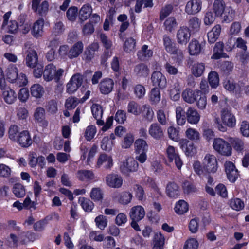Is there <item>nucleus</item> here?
<instances>
[{"label": "nucleus", "mask_w": 249, "mask_h": 249, "mask_svg": "<svg viewBox=\"0 0 249 249\" xmlns=\"http://www.w3.org/2000/svg\"><path fill=\"white\" fill-rule=\"evenodd\" d=\"M16 141L22 147H27L29 146L32 143V139L31 136L28 131L24 130L18 135V137Z\"/></svg>", "instance_id": "21"}, {"label": "nucleus", "mask_w": 249, "mask_h": 249, "mask_svg": "<svg viewBox=\"0 0 249 249\" xmlns=\"http://www.w3.org/2000/svg\"><path fill=\"white\" fill-rule=\"evenodd\" d=\"M163 40L165 49L167 52L171 54L177 55L180 60L183 58V52L176 46V44L169 36H164Z\"/></svg>", "instance_id": "4"}, {"label": "nucleus", "mask_w": 249, "mask_h": 249, "mask_svg": "<svg viewBox=\"0 0 249 249\" xmlns=\"http://www.w3.org/2000/svg\"><path fill=\"white\" fill-rule=\"evenodd\" d=\"M200 0H190L185 6V11L188 15H195L201 9Z\"/></svg>", "instance_id": "15"}, {"label": "nucleus", "mask_w": 249, "mask_h": 249, "mask_svg": "<svg viewBox=\"0 0 249 249\" xmlns=\"http://www.w3.org/2000/svg\"><path fill=\"white\" fill-rule=\"evenodd\" d=\"M106 184L111 188H119L123 184L122 178L115 174H110L106 177Z\"/></svg>", "instance_id": "14"}, {"label": "nucleus", "mask_w": 249, "mask_h": 249, "mask_svg": "<svg viewBox=\"0 0 249 249\" xmlns=\"http://www.w3.org/2000/svg\"><path fill=\"white\" fill-rule=\"evenodd\" d=\"M191 35V31L188 27L185 26L180 27L176 33L178 43L186 45L190 40Z\"/></svg>", "instance_id": "6"}, {"label": "nucleus", "mask_w": 249, "mask_h": 249, "mask_svg": "<svg viewBox=\"0 0 249 249\" xmlns=\"http://www.w3.org/2000/svg\"><path fill=\"white\" fill-rule=\"evenodd\" d=\"M213 146L214 149L221 155L230 156L231 155V146L227 142L221 138L214 139Z\"/></svg>", "instance_id": "3"}, {"label": "nucleus", "mask_w": 249, "mask_h": 249, "mask_svg": "<svg viewBox=\"0 0 249 249\" xmlns=\"http://www.w3.org/2000/svg\"><path fill=\"white\" fill-rule=\"evenodd\" d=\"M166 193L170 197H177L179 193L177 184L174 182L168 183L166 187Z\"/></svg>", "instance_id": "38"}, {"label": "nucleus", "mask_w": 249, "mask_h": 249, "mask_svg": "<svg viewBox=\"0 0 249 249\" xmlns=\"http://www.w3.org/2000/svg\"><path fill=\"white\" fill-rule=\"evenodd\" d=\"M201 46L199 42L196 39H193L189 43V50L190 54L192 55H197L200 53Z\"/></svg>", "instance_id": "44"}, {"label": "nucleus", "mask_w": 249, "mask_h": 249, "mask_svg": "<svg viewBox=\"0 0 249 249\" xmlns=\"http://www.w3.org/2000/svg\"><path fill=\"white\" fill-rule=\"evenodd\" d=\"M136 41L132 37L127 38L124 42V49L125 52H130L133 51L135 47Z\"/></svg>", "instance_id": "61"}, {"label": "nucleus", "mask_w": 249, "mask_h": 249, "mask_svg": "<svg viewBox=\"0 0 249 249\" xmlns=\"http://www.w3.org/2000/svg\"><path fill=\"white\" fill-rule=\"evenodd\" d=\"M185 136L189 140L197 141L200 139V134L198 131L193 128L189 127L185 132Z\"/></svg>", "instance_id": "49"}, {"label": "nucleus", "mask_w": 249, "mask_h": 249, "mask_svg": "<svg viewBox=\"0 0 249 249\" xmlns=\"http://www.w3.org/2000/svg\"><path fill=\"white\" fill-rule=\"evenodd\" d=\"M165 238L160 232L155 234L153 239V249H163Z\"/></svg>", "instance_id": "34"}, {"label": "nucleus", "mask_w": 249, "mask_h": 249, "mask_svg": "<svg viewBox=\"0 0 249 249\" xmlns=\"http://www.w3.org/2000/svg\"><path fill=\"white\" fill-rule=\"evenodd\" d=\"M148 133L155 140H160L163 136V129L157 123H153L150 125Z\"/></svg>", "instance_id": "19"}, {"label": "nucleus", "mask_w": 249, "mask_h": 249, "mask_svg": "<svg viewBox=\"0 0 249 249\" xmlns=\"http://www.w3.org/2000/svg\"><path fill=\"white\" fill-rule=\"evenodd\" d=\"M5 76L9 82L16 83L18 87L25 86L28 83L26 75L21 73L18 75V69L13 65H10L7 68L5 71Z\"/></svg>", "instance_id": "2"}, {"label": "nucleus", "mask_w": 249, "mask_h": 249, "mask_svg": "<svg viewBox=\"0 0 249 249\" xmlns=\"http://www.w3.org/2000/svg\"><path fill=\"white\" fill-rule=\"evenodd\" d=\"M13 192L17 197H23L25 195V190L24 186L20 184H15L13 188Z\"/></svg>", "instance_id": "54"}, {"label": "nucleus", "mask_w": 249, "mask_h": 249, "mask_svg": "<svg viewBox=\"0 0 249 249\" xmlns=\"http://www.w3.org/2000/svg\"><path fill=\"white\" fill-rule=\"evenodd\" d=\"M114 84V82L111 79L106 78L103 79L99 84L101 92L104 94L109 93L113 89Z\"/></svg>", "instance_id": "23"}, {"label": "nucleus", "mask_w": 249, "mask_h": 249, "mask_svg": "<svg viewBox=\"0 0 249 249\" xmlns=\"http://www.w3.org/2000/svg\"><path fill=\"white\" fill-rule=\"evenodd\" d=\"M55 72V66L53 64L51 63L47 65L43 73L44 80L47 82L52 80L54 78Z\"/></svg>", "instance_id": "29"}, {"label": "nucleus", "mask_w": 249, "mask_h": 249, "mask_svg": "<svg viewBox=\"0 0 249 249\" xmlns=\"http://www.w3.org/2000/svg\"><path fill=\"white\" fill-rule=\"evenodd\" d=\"M46 108L47 112L52 114L56 113L58 110L57 102L54 100L49 101L46 106Z\"/></svg>", "instance_id": "64"}, {"label": "nucleus", "mask_w": 249, "mask_h": 249, "mask_svg": "<svg viewBox=\"0 0 249 249\" xmlns=\"http://www.w3.org/2000/svg\"><path fill=\"white\" fill-rule=\"evenodd\" d=\"M83 47V44L81 41L75 43L69 51V58L72 59L77 57L82 53Z\"/></svg>", "instance_id": "25"}, {"label": "nucleus", "mask_w": 249, "mask_h": 249, "mask_svg": "<svg viewBox=\"0 0 249 249\" xmlns=\"http://www.w3.org/2000/svg\"><path fill=\"white\" fill-rule=\"evenodd\" d=\"M113 165L112 157L108 155L103 153L98 158L96 166L98 168L103 167L106 169H110Z\"/></svg>", "instance_id": "17"}, {"label": "nucleus", "mask_w": 249, "mask_h": 249, "mask_svg": "<svg viewBox=\"0 0 249 249\" xmlns=\"http://www.w3.org/2000/svg\"><path fill=\"white\" fill-rule=\"evenodd\" d=\"M113 145V141L110 140L108 137H104L101 142V147L102 150L109 151L111 150Z\"/></svg>", "instance_id": "62"}, {"label": "nucleus", "mask_w": 249, "mask_h": 249, "mask_svg": "<svg viewBox=\"0 0 249 249\" xmlns=\"http://www.w3.org/2000/svg\"><path fill=\"white\" fill-rule=\"evenodd\" d=\"M150 79L153 86L155 87L163 89L166 87V78L160 71H154L151 74Z\"/></svg>", "instance_id": "9"}, {"label": "nucleus", "mask_w": 249, "mask_h": 249, "mask_svg": "<svg viewBox=\"0 0 249 249\" xmlns=\"http://www.w3.org/2000/svg\"><path fill=\"white\" fill-rule=\"evenodd\" d=\"M34 116L35 119L39 123H42V124L47 126L48 123L44 120L45 119V109L41 107L36 108L34 112Z\"/></svg>", "instance_id": "40"}, {"label": "nucleus", "mask_w": 249, "mask_h": 249, "mask_svg": "<svg viewBox=\"0 0 249 249\" xmlns=\"http://www.w3.org/2000/svg\"><path fill=\"white\" fill-rule=\"evenodd\" d=\"M153 55V51L148 49V46L144 45L142 46L141 50L138 52L137 56L138 58L144 61L148 59Z\"/></svg>", "instance_id": "36"}, {"label": "nucleus", "mask_w": 249, "mask_h": 249, "mask_svg": "<svg viewBox=\"0 0 249 249\" xmlns=\"http://www.w3.org/2000/svg\"><path fill=\"white\" fill-rule=\"evenodd\" d=\"M200 25L201 21L197 17H192L188 20V28L193 32H197L200 29Z\"/></svg>", "instance_id": "51"}, {"label": "nucleus", "mask_w": 249, "mask_h": 249, "mask_svg": "<svg viewBox=\"0 0 249 249\" xmlns=\"http://www.w3.org/2000/svg\"><path fill=\"white\" fill-rule=\"evenodd\" d=\"M90 197L96 201H100L103 199V193L99 188H93L90 192Z\"/></svg>", "instance_id": "63"}, {"label": "nucleus", "mask_w": 249, "mask_h": 249, "mask_svg": "<svg viewBox=\"0 0 249 249\" xmlns=\"http://www.w3.org/2000/svg\"><path fill=\"white\" fill-rule=\"evenodd\" d=\"M179 144L186 156H192L196 153V149L192 142L186 139H182L179 141Z\"/></svg>", "instance_id": "12"}, {"label": "nucleus", "mask_w": 249, "mask_h": 249, "mask_svg": "<svg viewBox=\"0 0 249 249\" xmlns=\"http://www.w3.org/2000/svg\"><path fill=\"white\" fill-rule=\"evenodd\" d=\"M112 198L117 200L120 203L126 205L129 203L132 198V194L127 192H123L121 193L115 191L112 194Z\"/></svg>", "instance_id": "16"}, {"label": "nucleus", "mask_w": 249, "mask_h": 249, "mask_svg": "<svg viewBox=\"0 0 249 249\" xmlns=\"http://www.w3.org/2000/svg\"><path fill=\"white\" fill-rule=\"evenodd\" d=\"M224 166L228 178L231 182H234L239 175L235 165L232 162L227 161L225 162Z\"/></svg>", "instance_id": "13"}, {"label": "nucleus", "mask_w": 249, "mask_h": 249, "mask_svg": "<svg viewBox=\"0 0 249 249\" xmlns=\"http://www.w3.org/2000/svg\"><path fill=\"white\" fill-rule=\"evenodd\" d=\"M2 94L4 101L8 104L14 103L17 99L15 92L10 88H7L4 90Z\"/></svg>", "instance_id": "32"}, {"label": "nucleus", "mask_w": 249, "mask_h": 249, "mask_svg": "<svg viewBox=\"0 0 249 249\" xmlns=\"http://www.w3.org/2000/svg\"><path fill=\"white\" fill-rule=\"evenodd\" d=\"M138 168L137 161L133 158L129 157L125 161H123L120 165V168L121 172L127 174L130 172L136 171Z\"/></svg>", "instance_id": "8"}, {"label": "nucleus", "mask_w": 249, "mask_h": 249, "mask_svg": "<svg viewBox=\"0 0 249 249\" xmlns=\"http://www.w3.org/2000/svg\"><path fill=\"white\" fill-rule=\"evenodd\" d=\"M178 23L174 17H170L167 18L164 22V27L166 31L172 32L177 26Z\"/></svg>", "instance_id": "47"}, {"label": "nucleus", "mask_w": 249, "mask_h": 249, "mask_svg": "<svg viewBox=\"0 0 249 249\" xmlns=\"http://www.w3.org/2000/svg\"><path fill=\"white\" fill-rule=\"evenodd\" d=\"M221 30L220 25H216L207 34L208 41L210 43H213L218 39Z\"/></svg>", "instance_id": "28"}, {"label": "nucleus", "mask_w": 249, "mask_h": 249, "mask_svg": "<svg viewBox=\"0 0 249 249\" xmlns=\"http://www.w3.org/2000/svg\"><path fill=\"white\" fill-rule=\"evenodd\" d=\"M97 132L95 125H90L88 126L85 130L84 136L87 141H90L95 136Z\"/></svg>", "instance_id": "56"}, {"label": "nucleus", "mask_w": 249, "mask_h": 249, "mask_svg": "<svg viewBox=\"0 0 249 249\" xmlns=\"http://www.w3.org/2000/svg\"><path fill=\"white\" fill-rule=\"evenodd\" d=\"M134 73L139 77H145L149 74V69L146 64L140 63L134 67Z\"/></svg>", "instance_id": "26"}, {"label": "nucleus", "mask_w": 249, "mask_h": 249, "mask_svg": "<svg viewBox=\"0 0 249 249\" xmlns=\"http://www.w3.org/2000/svg\"><path fill=\"white\" fill-rule=\"evenodd\" d=\"M205 69V66L203 63H195L191 68V73L195 77H199L203 74Z\"/></svg>", "instance_id": "33"}, {"label": "nucleus", "mask_w": 249, "mask_h": 249, "mask_svg": "<svg viewBox=\"0 0 249 249\" xmlns=\"http://www.w3.org/2000/svg\"><path fill=\"white\" fill-rule=\"evenodd\" d=\"M76 177L81 181L93 180L95 178L94 174L91 170H81L78 171Z\"/></svg>", "instance_id": "31"}, {"label": "nucleus", "mask_w": 249, "mask_h": 249, "mask_svg": "<svg viewBox=\"0 0 249 249\" xmlns=\"http://www.w3.org/2000/svg\"><path fill=\"white\" fill-rule=\"evenodd\" d=\"M160 89L157 87H154L151 90L149 94L150 101L152 104H157L160 100Z\"/></svg>", "instance_id": "52"}, {"label": "nucleus", "mask_w": 249, "mask_h": 249, "mask_svg": "<svg viewBox=\"0 0 249 249\" xmlns=\"http://www.w3.org/2000/svg\"><path fill=\"white\" fill-rule=\"evenodd\" d=\"M44 24V20L42 18H40L34 23L32 30V33L34 37L37 38L42 36Z\"/></svg>", "instance_id": "24"}, {"label": "nucleus", "mask_w": 249, "mask_h": 249, "mask_svg": "<svg viewBox=\"0 0 249 249\" xmlns=\"http://www.w3.org/2000/svg\"><path fill=\"white\" fill-rule=\"evenodd\" d=\"M145 214L144 208L140 205L133 207L130 211L129 216L131 220L140 221Z\"/></svg>", "instance_id": "18"}, {"label": "nucleus", "mask_w": 249, "mask_h": 249, "mask_svg": "<svg viewBox=\"0 0 249 249\" xmlns=\"http://www.w3.org/2000/svg\"><path fill=\"white\" fill-rule=\"evenodd\" d=\"M230 142L236 151L240 152L244 149V142L241 139L237 138H230Z\"/></svg>", "instance_id": "53"}, {"label": "nucleus", "mask_w": 249, "mask_h": 249, "mask_svg": "<svg viewBox=\"0 0 249 249\" xmlns=\"http://www.w3.org/2000/svg\"><path fill=\"white\" fill-rule=\"evenodd\" d=\"M185 111L181 106H178L176 108V120L179 125H183L186 122Z\"/></svg>", "instance_id": "41"}, {"label": "nucleus", "mask_w": 249, "mask_h": 249, "mask_svg": "<svg viewBox=\"0 0 249 249\" xmlns=\"http://www.w3.org/2000/svg\"><path fill=\"white\" fill-rule=\"evenodd\" d=\"M92 115L95 119L101 118L103 110L101 106L97 104H93L91 107Z\"/></svg>", "instance_id": "59"}, {"label": "nucleus", "mask_w": 249, "mask_h": 249, "mask_svg": "<svg viewBox=\"0 0 249 249\" xmlns=\"http://www.w3.org/2000/svg\"><path fill=\"white\" fill-rule=\"evenodd\" d=\"M226 8L225 2L223 0H215L213 5V10L215 16L218 17L222 16Z\"/></svg>", "instance_id": "30"}, {"label": "nucleus", "mask_w": 249, "mask_h": 249, "mask_svg": "<svg viewBox=\"0 0 249 249\" xmlns=\"http://www.w3.org/2000/svg\"><path fill=\"white\" fill-rule=\"evenodd\" d=\"M209 83L212 88L216 89L219 84V78L218 73L215 71H211L208 74Z\"/></svg>", "instance_id": "42"}, {"label": "nucleus", "mask_w": 249, "mask_h": 249, "mask_svg": "<svg viewBox=\"0 0 249 249\" xmlns=\"http://www.w3.org/2000/svg\"><path fill=\"white\" fill-rule=\"evenodd\" d=\"M223 43L221 42H217L213 48V54L211 58L213 59H218L222 57L223 52Z\"/></svg>", "instance_id": "45"}, {"label": "nucleus", "mask_w": 249, "mask_h": 249, "mask_svg": "<svg viewBox=\"0 0 249 249\" xmlns=\"http://www.w3.org/2000/svg\"><path fill=\"white\" fill-rule=\"evenodd\" d=\"M175 211L178 214H183L188 211V205L184 200H179L175 207Z\"/></svg>", "instance_id": "46"}, {"label": "nucleus", "mask_w": 249, "mask_h": 249, "mask_svg": "<svg viewBox=\"0 0 249 249\" xmlns=\"http://www.w3.org/2000/svg\"><path fill=\"white\" fill-rule=\"evenodd\" d=\"M221 119L223 124L230 128H232L236 125V118L230 108H223L221 111Z\"/></svg>", "instance_id": "5"}, {"label": "nucleus", "mask_w": 249, "mask_h": 249, "mask_svg": "<svg viewBox=\"0 0 249 249\" xmlns=\"http://www.w3.org/2000/svg\"><path fill=\"white\" fill-rule=\"evenodd\" d=\"M65 29V26L62 22L57 21L53 28L52 34L55 36H60L64 33Z\"/></svg>", "instance_id": "55"}, {"label": "nucleus", "mask_w": 249, "mask_h": 249, "mask_svg": "<svg viewBox=\"0 0 249 249\" xmlns=\"http://www.w3.org/2000/svg\"><path fill=\"white\" fill-rule=\"evenodd\" d=\"M235 11L231 7H227L220 17L223 22L229 23L234 19Z\"/></svg>", "instance_id": "35"}, {"label": "nucleus", "mask_w": 249, "mask_h": 249, "mask_svg": "<svg viewBox=\"0 0 249 249\" xmlns=\"http://www.w3.org/2000/svg\"><path fill=\"white\" fill-rule=\"evenodd\" d=\"M83 77L79 73L73 75L67 84V91L69 94H72L81 86Z\"/></svg>", "instance_id": "7"}, {"label": "nucleus", "mask_w": 249, "mask_h": 249, "mask_svg": "<svg viewBox=\"0 0 249 249\" xmlns=\"http://www.w3.org/2000/svg\"><path fill=\"white\" fill-rule=\"evenodd\" d=\"M127 111L136 116L139 115L140 111L138 104L134 101L129 102L127 106Z\"/></svg>", "instance_id": "58"}, {"label": "nucleus", "mask_w": 249, "mask_h": 249, "mask_svg": "<svg viewBox=\"0 0 249 249\" xmlns=\"http://www.w3.org/2000/svg\"><path fill=\"white\" fill-rule=\"evenodd\" d=\"M38 0H32V8L37 15L43 17L45 16L49 11V3L45 0L41 3Z\"/></svg>", "instance_id": "10"}, {"label": "nucleus", "mask_w": 249, "mask_h": 249, "mask_svg": "<svg viewBox=\"0 0 249 249\" xmlns=\"http://www.w3.org/2000/svg\"><path fill=\"white\" fill-rule=\"evenodd\" d=\"M99 49V44L97 42H93L86 47L84 53V59L86 61H90L94 57L95 52Z\"/></svg>", "instance_id": "22"}, {"label": "nucleus", "mask_w": 249, "mask_h": 249, "mask_svg": "<svg viewBox=\"0 0 249 249\" xmlns=\"http://www.w3.org/2000/svg\"><path fill=\"white\" fill-rule=\"evenodd\" d=\"M186 118L187 122L192 124H197L200 119V115L197 110L195 108L190 107L186 112Z\"/></svg>", "instance_id": "20"}, {"label": "nucleus", "mask_w": 249, "mask_h": 249, "mask_svg": "<svg viewBox=\"0 0 249 249\" xmlns=\"http://www.w3.org/2000/svg\"><path fill=\"white\" fill-rule=\"evenodd\" d=\"M26 63L30 67H35L37 62V55L36 52L33 49L27 50L26 52Z\"/></svg>", "instance_id": "27"}, {"label": "nucleus", "mask_w": 249, "mask_h": 249, "mask_svg": "<svg viewBox=\"0 0 249 249\" xmlns=\"http://www.w3.org/2000/svg\"><path fill=\"white\" fill-rule=\"evenodd\" d=\"M31 95L36 98H41L44 93L43 87L38 84H34L30 88Z\"/></svg>", "instance_id": "39"}, {"label": "nucleus", "mask_w": 249, "mask_h": 249, "mask_svg": "<svg viewBox=\"0 0 249 249\" xmlns=\"http://www.w3.org/2000/svg\"><path fill=\"white\" fill-rule=\"evenodd\" d=\"M142 108L144 117L149 121H151L154 115V111L149 105H144L142 106Z\"/></svg>", "instance_id": "60"}, {"label": "nucleus", "mask_w": 249, "mask_h": 249, "mask_svg": "<svg viewBox=\"0 0 249 249\" xmlns=\"http://www.w3.org/2000/svg\"><path fill=\"white\" fill-rule=\"evenodd\" d=\"M218 168V161L216 157L212 154H207L203 160L202 164L198 161L193 164V168L195 173L201 177L214 174Z\"/></svg>", "instance_id": "1"}, {"label": "nucleus", "mask_w": 249, "mask_h": 249, "mask_svg": "<svg viewBox=\"0 0 249 249\" xmlns=\"http://www.w3.org/2000/svg\"><path fill=\"white\" fill-rule=\"evenodd\" d=\"M145 89L141 84H138L134 88V93L136 98L141 99L143 98L145 94Z\"/></svg>", "instance_id": "57"}, {"label": "nucleus", "mask_w": 249, "mask_h": 249, "mask_svg": "<svg viewBox=\"0 0 249 249\" xmlns=\"http://www.w3.org/2000/svg\"><path fill=\"white\" fill-rule=\"evenodd\" d=\"M134 146L135 151L138 153L142 152H146L148 145L146 142L142 139H138L135 142Z\"/></svg>", "instance_id": "43"}, {"label": "nucleus", "mask_w": 249, "mask_h": 249, "mask_svg": "<svg viewBox=\"0 0 249 249\" xmlns=\"http://www.w3.org/2000/svg\"><path fill=\"white\" fill-rule=\"evenodd\" d=\"M92 11V9L90 5H84L79 11L80 19L82 21L87 20L90 16Z\"/></svg>", "instance_id": "37"}, {"label": "nucleus", "mask_w": 249, "mask_h": 249, "mask_svg": "<svg viewBox=\"0 0 249 249\" xmlns=\"http://www.w3.org/2000/svg\"><path fill=\"white\" fill-rule=\"evenodd\" d=\"M133 190L136 198L138 200L142 201L145 199V193L142 186L139 184H135L133 186Z\"/></svg>", "instance_id": "50"}, {"label": "nucleus", "mask_w": 249, "mask_h": 249, "mask_svg": "<svg viewBox=\"0 0 249 249\" xmlns=\"http://www.w3.org/2000/svg\"><path fill=\"white\" fill-rule=\"evenodd\" d=\"M79 203L86 212H91L94 207L93 203L88 198L79 197Z\"/></svg>", "instance_id": "48"}, {"label": "nucleus", "mask_w": 249, "mask_h": 249, "mask_svg": "<svg viewBox=\"0 0 249 249\" xmlns=\"http://www.w3.org/2000/svg\"><path fill=\"white\" fill-rule=\"evenodd\" d=\"M200 94H201V91L199 89L193 90L187 88L182 92V97L185 102L193 104L196 101Z\"/></svg>", "instance_id": "11"}]
</instances>
